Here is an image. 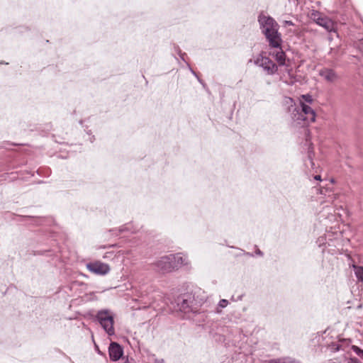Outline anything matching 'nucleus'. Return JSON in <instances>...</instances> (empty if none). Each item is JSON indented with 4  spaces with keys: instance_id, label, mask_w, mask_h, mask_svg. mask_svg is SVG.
I'll return each instance as SVG.
<instances>
[{
    "instance_id": "1",
    "label": "nucleus",
    "mask_w": 363,
    "mask_h": 363,
    "mask_svg": "<svg viewBox=\"0 0 363 363\" xmlns=\"http://www.w3.org/2000/svg\"><path fill=\"white\" fill-rule=\"evenodd\" d=\"M259 23L269 43L278 45V42L281 37L278 32L279 25L277 22L270 16H260Z\"/></svg>"
},
{
    "instance_id": "2",
    "label": "nucleus",
    "mask_w": 363,
    "mask_h": 363,
    "mask_svg": "<svg viewBox=\"0 0 363 363\" xmlns=\"http://www.w3.org/2000/svg\"><path fill=\"white\" fill-rule=\"evenodd\" d=\"M301 110L294 108L291 118L298 125H304L306 123H313L315 121L316 114L311 105L301 101Z\"/></svg>"
},
{
    "instance_id": "3",
    "label": "nucleus",
    "mask_w": 363,
    "mask_h": 363,
    "mask_svg": "<svg viewBox=\"0 0 363 363\" xmlns=\"http://www.w3.org/2000/svg\"><path fill=\"white\" fill-rule=\"evenodd\" d=\"M254 64L261 67L267 75H274L278 71V65L269 57L263 55V52L256 55L253 59Z\"/></svg>"
},
{
    "instance_id": "4",
    "label": "nucleus",
    "mask_w": 363,
    "mask_h": 363,
    "mask_svg": "<svg viewBox=\"0 0 363 363\" xmlns=\"http://www.w3.org/2000/svg\"><path fill=\"white\" fill-rule=\"evenodd\" d=\"M96 318L108 335H113L115 334L113 316L110 311L101 310L98 311Z\"/></svg>"
},
{
    "instance_id": "5",
    "label": "nucleus",
    "mask_w": 363,
    "mask_h": 363,
    "mask_svg": "<svg viewBox=\"0 0 363 363\" xmlns=\"http://www.w3.org/2000/svg\"><path fill=\"white\" fill-rule=\"evenodd\" d=\"M308 18L314 21L318 26L325 28L328 32H332L335 30L334 22L328 17L323 15L319 11L311 10L308 13Z\"/></svg>"
},
{
    "instance_id": "6",
    "label": "nucleus",
    "mask_w": 363,
    "mask_h": 363,
    "mask_svg": "<svg viewBox=\"0 0 363 363\" xmlns=\"http://www.w3.org/2000/svg\"><path fill=\"white\" fill-rule=\"evenodd\" d=\"M281 38H280V40L278 42V45L269 43V55L277 61L279 66H284L286 62V54L281 48Z\"/></svg>"
},
{
    "instance_id": "7",
    "label": "nucleus",
    "mask_w": 363,
    "mask_h": 363,
    "mask_svg": "<svg viewBox=\"0 0 363 363\" xmlns=\"http://www.w3.org/2000/svg\"><path fill=\"white\" fill-rule=\"evenodd\" d=\"M86 268L91 273L99 276H105L111 271V267L108 264L98 260L86 263Z\"/></svg>"
},
{
    "instance_id": "8",
    "label": "nucleus",
    "mask_w": 363,
    "mask_h": 363,
    "mask_svg": "<svg viewBox=\"0 0 363 363\" xmlns=\"http://www.w3.org/2000/svg\"><path fill=\"white\" fill-rule=\"evenodd\" d=\"M178 306L179 310L184 313H196L197 311V306L194 303L193 297L189 294L184 295L178 299Z\"/></svg>"
},
{
    "instance_id": "9",
    "label": "nucleus",
    "mask_w": 363,
    "mask_h": 363,
    "mask_svg": "<svg viewBox=\"0 0 363 363\" xmlns=\"http://www.w3.org/2000/svg\"><path fill=\"white\" fill-rule=\"evenodd\" d=\"M155 265L159 271L162 273H167L173 271L172 260H171V255L162 257L157 261Z\"/></svg>"
},
{
    "instance_id": "10",
    "label": "nucleus",
    "mask_w": 363,
    "mask_h": 363,
    "mask_svg": "<svg viewBox=\"0 0 363 363\" xmlns=\"http://www.w3.org/2000/svg\"><path fill=\"white\" fill-rule=\"evenodd\" d=\"M108 353L112 361H117L122 357L123 350L119 344L111 342L108 347Z\"/></svg>"
},
{
    "instance_id": "11",
    "label": "nucleus",
    "mask_w": 363,
    "mask_h": 363,
    "mask_svg": "<svg viewBox=\"0 0 363 363\" xmlns=\"http://www.w3.org/2000/svg\"><path fill=\"white\" fill-rule=\"evenodd\" d=\"M172 260L173 270L189 263L188 258L181 254L170 255Z\"/></svg>"
},
{
    "instance_id": "12",
    "label": "nucleus",
    "mask_w": 363,
    "mask_h": 363,
    "mask_svg": "<svg viewBox=\"0 0 363 363\" xmlns=\"http://www.w3.org/2000/svg\"><path fill=\"white\" fill-rule=\"evenodd\" d=\"M319 75L323 77L325 81L333 83L337 79V75L331 69L323 68L319 70Z\"/></svg>"
},
{
    "instance_id": "13",
    "label": "nucleus",
    "mask_w": 363,
    "mask_h": 363,
    "mask_svg": "<svg viewBox=\"0 0 363 363\" xmlns=\"http://www.w3.org/2000/svg\"><path fill=\"white\" fill-rule=\"evenodd\" d=\"M355 276L359 281H363V267L353 265Z\"/></svg>"
},
{
    "instance_id": "14",
    "label": "nucleus",
    "mask_w": 363,
    "mask_h": 363,
    "mask_svg": "<svg viewBox=\"0 0 363 363\" xmlns=\"http://www.w3.org/2000/svg\"><path fill=\"white\" fill-rule=\"evenodd\" d=\"M301 101H305V104L311 105L313 103V99L310 94H303L299 97V104Z\"/></svg>"
},
{
    "instance_id": "15",
    "label": "nucleus",
    "mask_w": 363,
    "mask_h": 363,
    "mask_svg": "<svg viewBox=\"0 0 363 363\" xmlns=\"http://www.w3.org/2000/svg\"><path fill=\"white\" fill-rule=\"evenodd\" d=\"M352 350L359 356H362L363 354V350H361L359 347L355 345L352 346Z\"/></svg>"
},
{
    "instance_id": "16",
    "label": "nucleus",
    "mask_w": 363,
    "mask_h": 363,
    "mask_svg": "<svg viewBox=\"0 0 363 363\" xmlns=\"http://www.w3.org/2000/svg\"><path fill=\"white\" fill-rule=\"evenodd\" d=\"M328 201L333 203L338 198V194L332 193L331 194L328 195Z\"/></svg>"
},
{
    "instance_id": "17",
    "label": "nucleus",
    "mask_w": 363,
    "mask_h": 363,
    "mask_svg": "<svg viewBox=\"0 0 363 363\" xmlns=\"http://www.w3.org/2000/svg\"><path fill=\"white\" fill-rule=\"evenodd\" d=\"M228 304V301L226 299H221L218 303V306L223 308H225Z\"/></svg>"
},
{
    "instance_id": "18",
    "label": "nucleus",
    "mask_w": 363,
    "mask_h": 363,
    "mask_svg": "<svg viewBox=\"0 0 363 363\" xmlns=\"http://www.w3.org/2000/svg\"><path fill=\"white\" fill-rule=\"evenodd\" d=\"M282 362L283 363H299L298 361L290 358L282 359Z\"/></svg>"
},
{
    "instance_id": "19",
    "label": "nucleus",
    "mask_w": 363,
    "mask_h": 363,
    "mask_svg": "<svg viewBox=\"0 0 363 363\" xmlns=\"http://www.w3.org/2000/svg\"><path fill=\"white\" fill-rule=\"evenodd\" d=\"M308 159L310 160L311 168L313 169L314 167H315V164H314V162L313 161V157H312L311 152H310V151L308 152Z\"/></svg>"
},
{
    "instance_id": "20",
    "label": "nucleus",
    "mask_w": 363,
    "mask_h": 363,
    "mask_svg": "<svg viewBox=\"0 0 363 363\" xmlns=\"http://www.w3.org/2000/svg\"><path fill=\"white\" fill-rule=\"evenodd\" d=\"M284 25H285V26H293V25H294V23H293V22H292V21H284Z\"/></svg>"
},
{
    "instance_id": "21",
    "label": "nucleus",
    "mask_w": 363,
    "mask_h": 363,
    "mask_svg": "<svg viewBox=\"0 0 363 363\" xmlns=\"http://www.w3.org/2000/svg\"><path fill=\"white\" fill-rule=\"evenodd\" d=\"M332 350H333L335 351H338L340 350L339 345H333L332 347Z\"/></svg>"
},
{
    "instance_id": "22",
    "label": "nucleus",
    "mask_w": 363,
    "mask_h": 363,
    "mask_svg": "<svg viewBox=\"0 0 363 363\" xmlns=\"http://www.w3.org/2000/svg\"><path fill=\"white\" fill-rule=\"evenodd\" d=\"M314 179H315L317 181H320L321 180V177L320 175H315L314 177Z\"/></svg>"
},
{
    "instance_id": "23",
    "label": "nucleus",
    "mask_w": 363,
    "mask_h": 363,
    "mask_svg": "<svg viewBox=\"0 0 363 363\" xmlns=\"http://www.w3.org/2000/svg\"><path fill=\"white\" fill-rule=\"evenodd\" d=\"M125 228H126V230H130V231H131V232H133V233L135 232V230H132V229L130 228V225H128V227H126Z\"/></svg>"
},
{
    "instance_id": "24",
    "label": "nucleus",
    "mask_w": 363,
    "mask_h": 363,
    "mask_svg": "<svg viewBox=\"0 0 363 363\" xmlns=\"http://www.w3.org/2000/svg\"><path fill=\"white\" fill-rule=\"evenodd\" d=\"M286 102H287V103H290V104H292V103H293V100H292V99H291V98H287V99H286Z\"/></svg>"
},
{
    "instance_id": "25",
    "label": "nucleus",
    "mask_w": 363,
    "mask_h": 363,
    "mask_svg": "<svg viewBox=\"0 0 363 363\" xmlns=\"http://www.w3.org/2000/svg\"><path fill=\"white\" fill-rule=\"evenodd\" d=\"M256 254L258 255H262V252L259 250H257Z\"/></svg>"
},
{
    "instance_id": "26",
    "label": "nucleus",
    "mask_w": 363,
    "mask_h": 363,
    "mask_svg": "<svg viewBox=\"0 0 363 363\" xmlns=\"http://www.w3.org/2000/svg\"><path fill=\"white\" fill-rule=\"evenodd\" d=\"M191 72L195 75L196 76V73L194 72V71H193L192 69H191Z\"/></svg>"
},
{
    "instance_id": "27",
    "label": "nucleus",
    "mask_w": 363,
    "mask_h": 363,
    "mask_svg": "<svg viewBox=\"0 0 363 363\" xmlns=\"http://www.w3.org/2000/svg\"><path fill=\"white\" fill-rule=\"evenodd\" d=\"M157 363H163V362H162V361H161V362H158Z\"/></svg>"
},
{
    "instance_id": "28",
    "label": "nucleus",
    "mask_w": 363,
    "mask_h": 363,
    "mask_svg": "<svg viewBox=\"0 0 363 363\" xmlns=\"http://www.w3.org/2000/svg\"><path fill=\"white\" fill-rule=\"evenodd\" d=\"M124 363H129V362L127 361V362H124Z\"/></svg>"
}]
</instances>
